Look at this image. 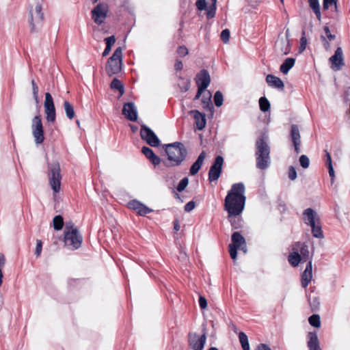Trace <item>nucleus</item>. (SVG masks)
<instances>
[{"label":"nucleus","mask_w":350,"mask_h":350,"mask_svg":"<svg viewBox=\"0 0 350 350\" xmlns=\"http://www.w3.org/2000/svg\"><path fill=\"white\" fill-rule=\"evenodd\" d=\"M105 40L106 42L107 46H106V48H105L104 52L103 53V55L107 56L109 53L111 46L114 44V43L116 42V38L113 36H112L105 38Z\"/></svg>","instance_id":"32"},{"label":"nucleus","mask_w":350,"mask_h":350,"mask_svg":"<svg viewBox=\"0 0 350 350\" xmlns=\"http://www.w3.org/2000/svg\"><path fill=\"white\" fill-rule=\"evenodd\" d=\"M211 94L210 92L204 93L202 100V102L204 104V108L208 107L209 105H211Z\"/></svg>","instance_id":"42"},{"label":"nucleus","mask_w":350,"mask_h":350,"mask_svg":"<svg viewBox=\"0 0 350 350\" xmlns=\"http://www.w3.org/2000/svg\"><path fill=\"white\" fill-rule=\"evenodd\" d=\"M338 15L337 0H329V17L336 18Z\"/></svg>","instance_id":"31"},{"label":"nucleus","mask_w":350,"mask_h":350,"mask_svg":"<svg viewBox=\"0 0 350 350\" xmlns=\"http://www.w3.org/2000/svg\"><path fill=\"white\" fill-rule=\"evenodd\" d=\"M308 44V40L306 37L305 36V33H303V36L300 39V44L299 47V53H303L305 49H306V46Z\"/></svg>","instance_id":"41"},{"label":"nucleus","mask_w":350,"mask_h":350,"mask_svg":"<svg viewBox=\"0 0 350 350\" xmlns=\"http://www.w3.org/2000/svg\"><path fill=\"white\" fill-rule=\"evenodd\" d=\"M205 157H206V152L204 151H203L199 155L197 161L192 165V166L190 169V173L191 175H195L196 174L198 173V172L200 169V167L204 162Z\"/></svg>","instance_id":"26"},{"label":"nucleus","mask_w":350,"mask_h":350,"mask_svg":"<svg viewBox=\"0 0 350 350\" xmlns=\"http://www.w3.org/2000/svg\"><path fill=\"white\" fill-rule=\"evenodd\" d=\"M308 336V346L310 347V349L311 350L319 347L317 334L314 332H309Z\"/></svg>","instance_id":"30"},{"label":"nucleus","mask_w":350,"mask_h":350,"mask_svg":"<svg viewBox=\"0 0 350 350\" xmlns=\"http://www.w3.org/2000/svg\"><path fill=\"white\" fill-rule=\"evenodd\" d=\"M329 63L331 68L334 71L340 70L345 66V59L342 49L338 47L334 54L329 57Z\"/></svg>","instance_id":"11"},{"label":"nucleus","mask_w":350,"mask_h":350,"mask_svg":"<svg viewBox=\"0 0 350 350\" xmlns=\"http://www.w3.org/2000/svg\"><path fill=\"white\" fill-rule=\"evenodd\" d=\"M232 243L229 245V252L231 258L234 260L237 258V250L239 249L244 253L247 252L246 244L244 238L237 232L232 236Z\"/></svg>","instance_id":"8"},{"label":"nucleus","mask_w":350,"mask_h":350,"mask_svg":"<svg viewBox=\"0 0 350 350\" xmlns=\"http://www.w3.org/2000/svg\"><path fill=\"white\" fill-rule=\"evenodd\" d=\"M178 53L180 56H185V55H187L189 53V50H188V49L186 46H181L178 49Z\"/></svg>","instance_id":"53"},{"label":"nucleus","mask_w":350,"mask_h":350,"mask_svg":"<svg viewBox=\"0 0 350 350\" xmlns=\"http://www.w3.org/2000/svg\"><path fill=\"white\" fill-rule=\"evenodd\" d=\"M53 227L55 230H61L64 226V219L61 215H56L53 219Z\"/></svg>","instance_id":"29"},{"label":"nucleus","mask_w":350,"mask_h":350,"mask_svg":"<svg viewBox=\"0 0 350 350\" xmlns=\"http://www.w3.org/2000/svg\"><path fill=\"white\" fill-rule=\"evenodd\" d=\"M46 160L50 170V185L55 193H58L61 187V175L58 160L55 154H46Z\"/></svg>","instance_id":"2"},{"label":"nucleus","mask_w":350,"mask_h":350,"mask_svg":"<svg viewBox=\"0 0 350 350\" xmlns=\"http://www.w3.org/2000/svg\"><path fill=\"white\" fill-rule=\"evenodd\" d=\"M93 76L94 74L91 70H90L89 71H84L83 73V78L85 79L86 81H92Z\"/></svg>","instance_id":"50"},{"label":"nucleus","mask_w":350,"mask_h":350,"mask_svg":"<svg viewBox=\"0 0 350 350\" xmlns=\"http://www.w3.org/2000/svg\"><path fill=\"white\" fill-rule=\"evenodd\" d=\"M295 59L289 57L286 59L280 67V70L284 75H288L290 70L295 66Z\"/></svg>","instance_id":"23"},{"label":"nucleus","mask_w":350,"mask_h":350,"mask_svg":"<svg viewBox=\"0 0 350 350\" xmlns=\"http://www.w3.org/2000/svg\"><path fill=\"white\" fill-rule=\"evenodd\" d=\"M312 278V262L310 261L302 274V277H301L302 286L306 287L308 284V283L310 282Z\"/></svg>","instance_id":"24"},{"label":"nucleus","mask_w":350,"mask_h":350,"mask_svg":"<svg viewBox=\"0 0 350 350\" xmlns=\"http://www.w3.org/2000/svg\"><path fill=\"white\" fill-rule=\"evenodd\" d=\"M111 87L113 89L118 90L121 94H123V85L119 80L114 79L111 83Z\"/></svg>","instance_id":"40"},{"label":"nucleus","mask_w":350,"mask_h":350,"mask_svg":"<svg viewBox=\"0 0 350 350\" xmlns=\"http://www.w3.org/2000/svg\"><path fill=\"white\" fill-rule=\"evenodd\" d=\"M44 108L46 122L53 124L56 119V111L53 98L50 93H45Z\"/></svg>","instance_id":"9"},{"label":"nucleus","mask_w":350,"mask_h":350,"mask_svg":"<svg viewBox=\"0 0 350 350\" xmlns=\"http://www.w3.org/2000/svg\"><path fill=\"white\" fill-rule=\"evenodd\" d=\"M83 238L79 229L70 222L66 225L64 231V243L65 245L70 250H77L82 244Z\"/></svg>","instance_id":"4"},{"label":"nucleus","mask_w":350,"mask_h":350,"mask_svg":"<svg viewBox=\"0 0 350 350\" xmlns=\"http://www.w3.org/2000/svg\"><path fill=\"white\" fill-rule=\"evenodd\" d=\"M217 6L211 5V7L206 8V17L208 18H212L215 16L216 13Z\"/></svg>","instance_id":"44"},{"label":"nucleus","mask_w":350,"mask_h":350,"mask_svg":"<svg viewBox=\"0 0 350 350\" xmlns=\"http://www.w3.org/2000/svg\"><path fill=\"white\" fill-rule=\"evenodd\" d=\"M189 179L187 178H183L178 184L177 190L180 192L183 191L188 185Z\"/></svg>","instance_id":"46"},{"label":"nucleus","mask_w":350,"mask_h":350,"mask_svg":"<svg viewBox=\"0 0 350 350\" xmlns=\"http://www.w3.org/2000/svg\"><path fill=\"white\" fill-rule=\"evenodd\" d=\"M31 86H32V93H33L34 101L36 102V104H38V103H39L38 87L34 80H31Z\"/></svg>","instance_id":"39"},{"label":"nucleus","mask_w":350,"mask_h":350,"mask_svg":"<svg viewBox=\"0 0 350 350\" xmlns=\"http://www.w3.org/2000/svg\"><path fill=\"white\" fill-rule=\"evenodd\" d=\"M143 154L150 160V161L154 165H157L160 164L161 159L157 155L154 154L153 151L148 147H143L142 150Z\"/></svg>","instance_id":"25"},{"label":"nucleus","mask_w":350,"mask_h":350,"mask_svg":"<svg viewBox=\"0 0 350 350\" xmlns=\"http://www.w3.org/2000/svg\"><path fill=\"white\" fill-rule=\"evenodd\" d=\"M76 123L79 126H80L81 123L79 120H77Z\"/></svg>","instance_id":"63"},{"label":"nucleus","mask_w":350,"mask_h":350,"mask_svg":"<svg viewBox=\"0 0 350 350\" xmlns=\"http://www.w3.org/2000/svg\"><path fill=\"white\" fill-rule=\"evenodd\" d=\"M191 113L193 115L197 128L199 130L203 129L206 126L205 116L196 110L191 111Z\"/></svg>","instance_id":"22"},{"label":"nucleus","mask_w":350,"mask_h":350,"mask_svg":"<svg viewBox=\"0 0 350 350\" xmlns=\"http://www.w3.org/2000/svg\"><path fill=\"white\" fill-rule=\"evenodd\" d=\"M309 323L317 328L320 327L321 326V321H320V317L317 314H313L308 319Z\"/></svg>","instance_id":"37"},{"label":"nucleus","mask_w":350,"mask_h":350,"mask_svg":"<svg viewBox=\"0 0 350 350\" xmlns=\"http://www.w3.org/2000/svg\"><path fill=\"white\" fill-rule=\"evenodd\" d=\"M122 49L118 47L114 51L113 55L109 59L106 70L109 75L111 76L120 72L122 70Z\"/></svg>","instance_id":"7"},{"label":"nucleus","mask_w":350,"mask_h":350,"mask_svg":"<svg viewBox=\"0 0 350 350\" xmlns=\"http://www.w3.org/2000/svg\"><path fill=\"white\" fill-rule=\"evenodd\" d=\"M239 338L243 350H250L248 338L246 334L243 332H240Z\"/></svg>","instance_id":"34"},{"label":"nucleus","mask_w":350,"mask_h":350,"mask_svg":"<svg viewBox=\"0 0 350 350\" xmlns=\"http://www.w3.org/2000/svg\"><path fill=\"white\" fill-rule=\"evenodd\" d=\"M196 207V203L193 201L189 202L185 206V211L186 212H191L193 211Z\"/></svg>","instance_id":"49"},{"label":"nucleus","mask_w":350,"mask_h":350,"mask_svg":"<svg viewBox=\"0 0 350 350\" xmlns=\"http://www.w3.org/2000/svg\"><path fill=\"white\" fill-rule=\"evenodd\" d=\"M329 176H332V177L334 176V171L333 167L332 165V161H331L330 157H329Z\"/></svg>","instance_id":"57"},{"label":"nucleus","mask_w":350,"mask_h":350,"mask_svg":"<svg viewBox=\"0 0 350 350\" xmlns=\"http://www.w3.org/2000/svg\"><path fill=\"white\" fill-rule=\"evenodd\" d=\"M208 350H218L216 347H211Z\"/></svg>","instance_id":"62"},{"label":"nucleus","mask_w":350,"mask_h":350,"mask_svg":"<svg viewBox=\"0 0 350 350\" xmlns=\"http://www.w3.org/2000/svg\"><path fill=\"white\" fill-rule=\"evenodd\" d=\"M310 7L313 10L317 15L318 20L321 21V12L319 9V3L318 0H308Z\"/></svg>","instance_id":"33"},{"label":"nucleus","mask_w":350,"mask_h":350,"mask_svg":"<svg viewBox=\"0 0 350 350\" xmlns=\"http://www.w3.org/2000/svg\"><path fill=\"white\" fill-rule=\"evenodd\" d=\"M291 137L294 143L295 150L299 152V146L300 144V135L297 126L293 125L291 127Z\"/></svg>","instance_id":"27"},{"label":"nucleus","mask_w":350,"mask_h":350,"mask_svg":"<svg viewBox=\"0 0 350 350\" xmlns=\"http://www.w3.org/2000/svg\"><path fill=\"white\" fill-rule=\"evenodd\" d=\"M174 229H175L176 230H177V231H178V230H179V229H180V226L178 225V223H176V224H174Z\"/></svg>","instance_id":"58"},{"label":"nucleus","mask_w":350,"mask_h":350,"mask_svg":"<svg viewBox=\"0 0 350 350\" xmlns=\"http://www.w3.org/2000/svg\"><path fill=\"white\" fill-rule=\"evenodd\" d=\"M211 81V78L208 72L206 71H202L198 78L197 84L198 86V91L195 97L196 99H198L200 94L204 92L206 88L208 86Z\"/></svg>","instance_id":"16"},{"label":"nucleus","mask_w":350,"mask_h":350,"mask_svg":"<svg viewBox=\"0 0 350 350\" xmlns=\"http://www.w3.org/2000/svg\"><path fill=\"white\" fill-rule=\"evenodd\" d=\"M288 177L291 180H295L297 178V172L293 167H291L288 172Z\"/></svg>","instance_id":"54"},{"label":"nucleus","mask_w":350,"mask_h":350,"mask_svg":"<svg viewBox=\"0 0 350 350\" xmlns=\"http://www.w3.org/2000/svg\"><path fill=\"white\" fill-rule=\"evenodd\" d=\"M214 101L217 107H220L223 103V96L220 92H217L214 96Z\"/></svg>","instance_id":"43"},{"label":"nucleus","mask_w":350,"mask_h":350,"mask_svg":"<svg viewBox=\"0 0 350 350\" xmlns=\"http://www.w3.org/2000/svg\"><path fill=\"white\" fill-rule=\"evenodd\" d=\"M212 5L217 6V0H212Z\"/></svg>","instance_id":"60"},{"label":"nucleus","mask_w":350,"mask_h":350,"mask_svg":"<svg viewBox=\"0 0 350 350\" xmlns=\"http://www.w3.org/2000/svg\"><path fill=\"white\" fill-rule=\"evenodd\" d=\"M244 191L243 184H234L226 197L225 209L230 217L237 216L242 213L245 206Z\"/></svg>","instance_id":"1"},{"label":"nucleus","mask_w":350,"mask_h":350,"mask_svg":"<svg viewBox=\"0 0 350 350\" xmlns=\"http://www.w3.org/2000/svg\"><path fill=\"white\" fill-rule=\"evenodd\" d=\"M256 165L261 170L268 167L269 164V148L267 143L262 139L256 143Z\"/></svg>","instance_id":"5"},{"label":"nucleus","mask_w":350,"mask_h":350,"mask_svg":"<svg viewBox=\"0 0 350 350\" xmlns=\"http://www.w3.org/2000/svg\"><path fill=\"white\" fill-rule=\"evenodd\" d=\"M327 3H328V0H323V7H324V8H327Z\"/></svg>","instance_id":"59"},{"label":"nucleus","mask_w":350,"mask_h":350,"mask_svg":"<svg viewBox=\"0 0 350 350\" xmlns=\"http://www.w3.org/2000/svg\"><path fill=\"white\" fill-rule=\"evenodd\" d=\"M299 163L304 168L306 169L310 165L309 158L306 155H301L299 158Z\"/></svg>","instance_id":"45"},{"label":"nucleus","mask_w":350,"mask_h":350,"mask_svg":"<svg viewBox=\"0 0 350 350\" xmlns=\"http://www.w3.org/2000/svg\"><path fill=\"white\" fill-rule=\"evenodd\" d=\"M42 17L41 4L37 3L31 5L29 10V25L31 31H35L36 23L42 21Z\"/></svg>","instance_id":"10"},{"label":"nucleus","mask_w":350,"mask_h":350,"mask_svg":"<svg viewBox=\"0 0 350 350\" xmlns=\"http://www.w3.org/2000/svg\"><path fill=\"white\" fill-rule=\"evenodd\" d=\"M122 113L131 121H136L137 119V111L133 103H126L123 107Z\"/></svg>","instance_id":"19"},{"label":"nucleus","mask_w":350,"mask_h":350,"mask_svg":"<svg viewBox=\"0 0 350 350\" xmlns=\"http://www.w3.org/2000/svg\"><path fill=\"white\" fill-rule=\"evenodd\" d=\"M221 40L225 42L228 43L230 39V31L228 29H224L221 33Z\"/></svg>","instance_id":"48"},{"label":"nucleus","mask_w":350,"mask_h":350,"mask_svg":"<svg viewBox=\"0 0 350 350\" xmlns=\"http://www.w3.org/2000/svg\"><path fill=\"white\" fill-rule=\"evenodd\" d=\"M304 220L310 226L319 222L317 213L311 208H308L304 212Z\"/></svg>","instance_id":"20"},{"label":"nucleus","mask_w":350,"mask_h":350,"mask_svg":"<svg viewBox=\"0 0 350 350\" xmlns=\"http://www.w3.org/2000/svg\"><path fill=\"white\" fill-rule=\"evenodd\" d=\"M167 159L171 166L179 165L185 159L187 151L184 146L179 142H175L163 146Z\"/></svg>","instance_id":"3"},{"label":"nucleus","mask_w":350,"mask_h":350,"mask_svg":"<svg viewBox=\"0 0 350 350\" xmlns=\"http://www.w3.org/2000/svg\"><path fill=\"white\" fill-rule=\"evenodd\" d=\"M183 68V64L181 61H177L175 64V68L177 70H181Z\"/></svg>","instance_id":"56"},{"label":"nucleus","mask_w":350,"mask_h":350,"mask_svg":"<svg viewBox=\"0 0 350 350\" xmlns=\"http://www.w3.org/2000/svg\"><path fill=\"white\" fill-rule=\"evenodd\" d=\"M266 81L272 88L282 90L284 87V82L281 79L273 75H268L266 77Z\"/></svg>","instance_id":"21"},{"label":"nucleus","mask_w":350,"mask_h":350,"mask_svg":"<svg viewBox=\"0 0 350 350\" xmlns=\"http://www.w3.org/2000/svg\"><path fill=\"white\" fill-rule=\"evenodd\" d=\"M206 340V337L205 334H193L190 336L189 345L193 350H202L204 347Z\"/></svg>","instance_id":"17"},{"label":"nucleus","mask_w":350,"mask_h":350,"mask_svg":"<svg viewBox=\"0 0 350 350\" xmlns=\"http://www.w3.org/2000/svg\"><path fill=\"white\" fill-rule=\"evenodd\" d=\"M256 350H271V349L265 344L259 345Z\"/></svg>","instance_id":"55"},{"label":"nucleus","mask_w":350,"mask_h":350,"mask_svg":"<svg viewBox=\"0 0 350 350\" xmlns=\"http://www.w3.org/2000/svg\"><path fill=\"white\" fill-rule=\"evenodd\" d=\"M260 109L262 111L266 112L269 110L271 105L268 99L265 97H261L259 99Z\"/></svg>","instance_id":"36"},{"label":"nucleus","mask_w":350,"mask_h":350,"mask_svg":"<svg viewBox=\"0 0 350 350\" xmlns=\"http://www.w3.org/2000/svg\"><path fill=\"white\" fill-rule=\"evenodd\" d=\"M329 40H331L332 39L334 38L335 36H332V34L329 33Z\"/></svg>","instance_id":"61"},{"label":"nucleus","mask_w":350,"mask_h":350,"mask_svg":"<svg viewBox=\"0 0 350 350\" xmlns=\"http://www.w3.org/2000/svg\"><path fill=\"white\" fill-rule=\"evenodd\" d=\"M108 12V5L105 3L97 5L92 11V18L97 24L103 23Z\"/></svg>","instance_id":"13"},{"label":"nucleus","mask_w":350,"mask_h":350,"mask_svg":"<svg viewBox=\"0 0 350 350\" xmlns=\"http://www.w3.org/2000/svg\"><path fill=\"white\" fill-rule=\"evenodd\" d=\"M128 208L140 216H145L153 212V210L137 200H132L128 203Z\"/></svg>","instance_id":"12"},{"label":"nucleus","mask_w":350,"mask_h":350,"mask_svg":"<svg viewBox=\"0 0 350 350\" xmlns=\"http://www.w3.org/2000/svg\"><path fill=\"white\" fill-rule=\"evenodd\" d=\"M275 47L280 53L287 55L291 50L290 40L288 36L279 37L276 41Z\"/></svg>","instance_id":"18"},{"label":"nucleus","mask_w":350,"mask_h":350,"mask_svg":"<svg viewBox=\"0 0 350 350\" xmlns=\"http://www.w3.org/2000/svg\"><path fill=\"white\" fill-rule=\"evenodd\" d=\"M66 116L69 120H72L75 117V111L74 107L67 100H65L63 103Z\"/></svg>","instance_id":"28"},{"label":"nucleus","mask_w":350,"mask_h":350,"mask_svg":"<svg viewBox=\"0 0 350 350\" xmlns=\"http://www.w3.org/2000/svg\"><path fill=\"white\" fill-rule=\"evenodd\" d=\"M30 128L35 143L36 144H42L44 140V133L39 111L31 120Z\"/></svg>","instance_id":"6"},{"label":"nucleus","mask_w":350,"mask_h":350,"mask_svg":"<svg viewBox=\"0 0 350 350\" xmlns=\"http://www.w3.org/2000/svg\"><path fill=\"white\" fill-rule=\"evenodd\" d=\"M206 0H197L196 2V6L198 10H204L206 9Z\"/></svg>","instance_id":"47"},{"label":"nucleus","mask_w":350,"mask_h":350,"mask_svg":"<svg viewBox=\"0 0 350 350\" xmlns=\"http://www.w3.org/2000/svg\"><path fill=\"white\" fill-rule=\"evenodd\" d=\"M224 163V159L221 156H218L213 165L211 166L208 172V179L211 182L217 180L221 172V167Z\"/></svg>","instance_id":"15"},{"label":"nucleus","mask_w":350,"mask_h":350,"mask_svg":"<svg viewBox=\"0 0 350 350\" xmlns=\"http://www.w3.org/2000/svg\"><path fill=\"white\" fill-rule=\"evenodd\" d=\"M301 260L300 255L297 252H292L288 256V261L291 265L295 267L298 265Z\"/></svg>","instance_id":"35"},{"label":"nucleus","mask_w":350,"mask_h":350,"mask_svg":"<svg viewBox=\"0 0 350 350\" xmlns=\"http://www.w3.org/2000/svg\"><path fill=\"white\" fill-rule=\"evenodd\" d=\"M311 227L312 228L313 235L315 237L321 238L323 237V234H322V231H321V227L320 226L319 222H318L317 224H314V226H311Z\"/></svg>","instance_id":"38"},{"label":"nucleus","mask_w":350,"mask_h":350,"mask_svg":"<svg viewBox=\"0 0 350 350\" xmlns=\"http://www.w3.org/2000/svg\"><path fill=\"white\" fill-rule=\"evenodd\" d=\"M199 304L202 309H206L207 308L208 304L204 297L200 296L199 297Z\"/></svg>","instance_id":"52"},{"label":"nucleus","mask_w":350,"mask_h":350,"mask_svg":"<svg viewBox=\"0 0 350 350\" xmlns=\"http://www.w3.org/2000/svg\"><path fill=\"white\" fill-rule=\"evenodd\" d=\"M42 247V241L40 240H38L36 242V250H35V254H36V256H39L41 254Z\"/></svg>","instance_id":"51"},{"label":"nucleus","mask_w":350,"mask_h":350,"mask_svg":"<svg viewBox=\"0 0 350 350\" xmlns=\"http://www.w3.org/2000/svg\"><path fill=\"white\" fill-rule=\"evenodd\" d=\"M311 350H321L319 347L318 348H315V349H311Z\"/></svg>","instance_id":"64"},{"label":"nucleus","mask_w":350,"mask_h":350,"mask_svg":"<svg viewBox=\"0 0 350 350\" xmlns=\"http://www.w3.org/2000/svg\"><path fill=\"white\" fill-rule=\"evenodd\" d=\"M140 133L142 139L146 140V142L151 146H158L159 145V139L154 134V133L148 127L143 126L142 127Z\"/></svg>","instance_id":"14"}]
</instances>
